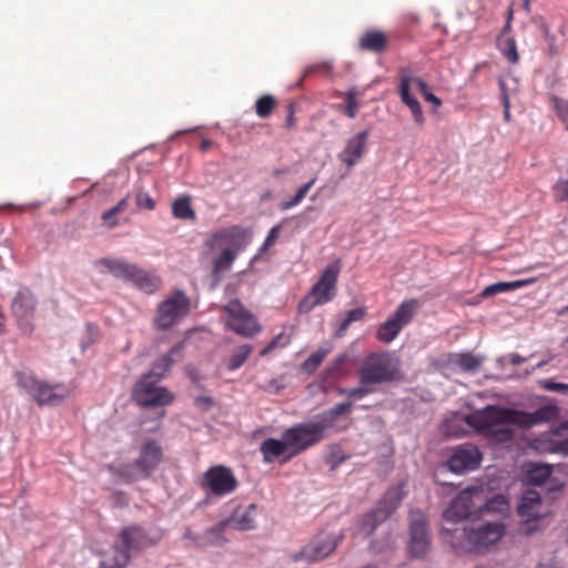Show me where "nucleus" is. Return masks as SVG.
Instances as JSON below:
<instances>
[{
	"instance_id": "f257e3e1",
	"label": "nucleus",
	"mask_w": 568,
	"mask_h": 568,
	"mask_svg": "<svg viewBox=\"0 0 568 568\" xmlns=\"http://www.w3.org/2000/svg\"><path fill=\"white\" fill-rule=\"evenodd\" d=\"M558 416V408L546 405L532 413L488 405L465 417L466 424L491 443L505 444L513 439L511 425L530 427Z\"/></svg>"
},
{
	"instance_id": "f03ea898",
	"label": "nucleus",
	"mask_w": 568,
	"mask_h": 568,
	"mask_svg": "<svg viewBox=\"0 0 568 568\" xmlns=\"http://www.w3.org/2000/svg\"><path fill=\"white\" fill-rule=\"evenodd\" d=\"M251 239L250 230L239 225L220 229L207 235L204 241L205 248L212 252L224 246L219 254L211 258V276L214 286L231 271L240 252L248 245Z\"/></svg>"
},
{
	"instance_id": "7ed1b4c3",
	"label": "nucleus",
	"mask_w": 568,
	"mask_h": 568,
	"mask_svg": "<svg viewBox=\"0 0 568 568\" xmlns=\"http://www.w3.org/2000/svg\"><path fill=\"white\" fill-rule=\"evenodd\" d=\"M443 534L455 552L478 554L504 536L505 525L499 521H488L477 527H463L453 530L444 528Z\"/></svg>"
},
{
	"instance_id": "20e7f679",
	"label": "nucleus",
	"mask_w": 568,
	"mask_h": 568,
	"mask_svg": "<svg viewBox=\"0 0 568 568\" xmlns=\"http://www.w3.org/2000/svg\"><path fill=\"white\" fill-rule=\"evenodd\" d=\"M359 382L374 385L392 384L404 381L400 358L393 352H372L358 368Z\"/></svg>"
},
{
	"instance_id": "39448f33",
	"label": "nucleus",
	"mask_w": 568,
	"mask_h": 568,
	"mask_svg": "<svg viewBox=\"0 0 568 568\" xmlns=\"http://www.w3.org/2000/svg\"><path fill=\"white\" fill-rule=\"evenodd\" d=\"M414 89H418L425 101L432 103L434 106L439 108L443 104L442 100L432 93L425 80L414 77L409 68L402 67L398 71V97L402 103L410 110L415 123L423 125L425 123V116L419 101L413 94Z\"/></svg>"
},
{
	"instance_id": "423d86ee",
	"label": "nucleus",
	"mask_w": 568,
	"mask_h": 568,
	"mask_svg": "<svg viewBox=\"0 0 568 568\" xmlns=\"http://www.w3.org/2000/svg\"><path fill=\"white\" fill-rule=\"evenodd\" d=\"M163 452L161 445L150 439L143 443L139 457L132 462L120 465L115 474L125 483H134L149 478L162 460Z\"/></svg>"
},
{
	"instance_id": "0eeeda50",
	"label": "nucleus",
	"mask_w": 568,
	"mask_h": 568,
	"mask_svg": "<svg viewBox=\"0 0 568 568\" xmlns=\"http://www.w3.org/2000/svg\"><path fill=\"white\" fill-rule=\"evenodd\" d=\"M341 270V258L325 267L320 280L312 286L308 295L300 302L298 311L301 313H308L315 306L326 304L335 297Z\"/></svg>"
},
{
	"instance_id": "6e6552de",
	"label": "nucleus",
	"mask_w": 568,
	"mask_h": 568,
	"mask_svg": "<svg viewBox=\"0 0 568 568\" xmlns=\"http://www.w3.org/2000/svg\"><path fill=\"white\" fill-rule=\"evenodd\" d=\"M190 310V297L182 290H175L158 305L153 324L159 331L170 329L182 321Z\"/></svg>"
},
{
	"instance_id": "1a4fd4ad",
	"label": "nucleus",
	"mask_w": 568,
	"mask_h": 568,
	"mask_svg": "<svg viewBox=\"0 0 568 568\" xmlns=\"http://www.w3.org/2000/svg\"><path fill=\"white\" fill-rule=\"evenodd\" d=\"M404 496L403 485L388 489L376 507L362 517L359 531L365 536H371L398 508Z\"/></svg>"
},
{
	"instance_id": "9d476101",
	"label": "nucleus",
	"mask_w": 568,
	"mask_h": 568,
	"mask_svg": "<svg viewBox=\"0 0 568 568\" xmlns=\"http://www.w3.org/2000/svg\"><path fill=\"white\" fill-rule=\"evenodd\" d=\"M283 434L291 448L287 458L298 456L325 438V430L318 420L296 424L285 429Z\"/></svg>"
},
{
	"instance_id": "9b49d317",
	"label": "nucleus",
	"mask_w": 568,
	"mask_h": 568,
	"mask_svg": "<svg viewBox=\"0 0 568 568\" xmlns=\"http://www.w3.org/2000/svg\"><path fill=\"white\" fill-rule=\"evenodd\" d=\"M158 382L152 379L151 375H143L135 383L132 397L139 406L143 408L162 407L174 400V395L166 387L158 386Z\"/></svg>"
},
{
	"instance_id": "f8f14e48",
	"label": "nucleus",
	"mask_w": 568,
	"mask_h": 568,
	"mask_svg": "<svg viewBox=\"0 0 568 568\" xmlns=\"http://www.w3.org/2000/svg\"><path fill=\"white\" fill-rule=\"evenodd\" d=\"M418 307L417 300L403 301L393 315L378 326L376 338L385 344L393 342L400 331L410 323Z\"/></svg>"
},
{
	"instance_id": "ddd939ff",
	"label": "nucleus",
	"mask_w": 568,
	"mask_h": 568,
	"mask_svg": "<svg viewBox=\"0 0 568 568\" xmlns=\"http://www.w3.org/2000/svg\"><path fill=\"white\" fill-rule=\"evenodd\" d=\"M344 532L337 535L320 534L310 540L300 551L292 554L293 561L316 562L333 554L344 539Z\"/></svg>"
},
{
	"instance_id": "4468645a",
	"label": "nucleus",
	"mask_w": 568,
	"mask_h": 568,
	"mask_svg": "<svg viewBox=\"0 0 568 568\" xmlns=\"http://www.w3.org/2000/svg\"><path fill=\"white\" fill-rule=\"evenodd\" d=\"M201 488L213 496L223 497L234 493L239 481L231 468L223 465L210 467L200 481Z\"/></svg>"
},
{
	"instance_id": "2eb2a0df",
	"label": "nucleus",
	"mask_w": 568,
	"mask_h": 568,
	"mask_svg": "<svg viewBox=\"0 0 568 568\" xmlns=\"http://www.w3.org/2000/svg\"><path fill=\"white\" fill-rule=\"evenodd\" d=\"M481 501L480 489L475 486L468 487L452 500L448 508L444 511V518L449 521L466 519L480 508Z\"/></svg>"
},
{
	"instance_id": "dca6fc26",
	"label": "nucleus",
	"mask_w": 568,
	"mask_h": 568,
	"mask_svg": "<svg viewBox=\"0 0 568 568\" xmlns=\"http://www.w3.org/2000/svg\"><path fill=\"white\" fill-rule=\"evenodd\" d=\"M229 315L227 326L239 335L251 337L261 327L254 316L243 306L239 300H232L224 306Z\"/></svg>"
},
{
	"instance_id": "f3484780",
	"label": "nucleus",
	"mask_w": 568,
	"mask_h": 568,
	"mask_svg": "<svg viewBox=\"0 0 568 568\" xmlns=\"http://www.w3.org/2000/svg\"><path fill=\"white\" fill-rule=\"evenodd\" d=\"M481 452L473 444H463L453 448L446 460L447 468L457 475L473 471L480 466Z\"/></svg>"
},
{
	"instance_id": "a211bd4d",
	"label": "nucleus",
	"mask_w": 568,
	"mask_h": 568,
	"mask_svg": "<svg viewBox=\"0 0 568 568\" xmlns=\"http://www.w3.org/2000/svg\"><path fill=\"white\" fill-rule=\"evenodd\" d=\"M409 545L408 551L413 557L425 556L430 548V536L427 521L423 513L410 511L409 514Z\"/></svg>"
},
{
	"instance_id": "6ab92c4d",
	"label": "nucleus",
	"mask_w": 568,
	"mask_h": 568,
	"mask_svg": "<svg viewBox=\"0 0 568 568\" xmlns=\"http://www.w3.org/2000/svg\"><path fill=\"white\" fill-rule=\"evenodd\" d=\"M518 515L525 521V530L527 534L536 531L538 521L548 515V510L542 509L541 497L536 490H527L518 505Z\"/></svg>"
},
{
	"instance_id": "aec40b11",
	"label": "nucleus",
	"mask_w": 568,
	"mask_h": 568,
	"mask_svg": "<svg viewBox=\"0 0 568 568\" xmlns=\"http://www.w3.org/2000/svg\"><path fill=\"white\" fill-rule=\"evenodd\" d=\"M120 539L125 548L139 551L156 545L160 537H151L143 527L133 525L122 529Z\"/></svg>"
},
{
	"instance_id": "412c9836",
	"label": "nucleus",
	"mask_w": 568,
	"mask_h": 568,
	"mask_svg": "<svg viewBox=\"0 0 568 568\" xmlns=\"http://www.w3.org/2000/svg\"><path fill=\"white\" fill-rule=\"evenodd\" d=\"M369 135V130H363L357 134L349 138L345 148L338 154V159L348 168L357 164L364 156L366 144Z\"/></svg>"
},
{
	"instance_id": "4be33fe9",
	"label": "nucleus",
	"mask_w": 568,
	"mask_h": 568,
	"mask_svg": "<svg viewBox=\"0 0 568 568\" xmlns=\"http://www.w3.org/2000/svg\"><path fill=\"white\" fill-rule=\"evenodd\" d=\"M260 452L263 456V460L267 464L278 460L280 464L283 465L292 459L287 458L291 454V448L287 440L284 439V434H282V439L266 438L263 440L260 446Z\"/></svg>"
},
{
	"instance_id": "5701e85b",
	"label": "nucleus",
	"mask_w": 568,
	"mask_h": 568,
	"mask_svg": "<svg viewBox=\"0 0 568 568\" xmlns=\"http://www.w3.org/2000/svg\"><path fill=\"white\" fill-rule=\"evenodd\" d=\"M97 267H102L101 273H110L114 277L129 282L133 275L135 264L119 258L104 257L95 262Z\"/></svg>"
},
{
	"instance_id": "b1692460",
	"label": "nucleus",
	"mask_w": 568,
	"mask_h": 568,
	"mask_svg": "<svg viewBox=\"0 0 568 568\" xmlns=\"http://www.w3.org/2000/svg\"><path fill=\"white\" fill-rule=\"evenodd\" d=\"M12 314L16 316L18 324L23 326L24 322L33 312V294L30 290H20L14 296L11 304Z\"/></svg>"
},
{
	"instance_id": "393cba45",
	"label": "nucleus",
	"mask_w": 568,
	"mask_h": 568,
	"mask_svg": "<svg viewBox=\"0 0 568 568\" xmlns=\"http://www.w3.org/2000/svg\"><path fill=\"white\" fill-rule=\"evenodd\" d=\"M70 395V389L61 384L38 383V405H58Z\"/></svg>"
},
{
	"instance_id": "a878e982",
	"label": "nucleus",
	"mask_w": 568,
	"mask_h": 568,
	"mask_svg": "<svg viewBox=\"0 0 568 568\" xmlns=\"http://www.w3.org/2000/svg\"><path fill=\"white\" fill-rule=\"evenodd\" d=\"M257 507L251 504L246 507H239L235 509L230 519L225 520L227 526L237 530H251L255 528V516Z\"/></svg>"
},
{
	"instance_id": "bb28decb",
	"label": "nucleus",
	"mask_w": 568,
	"mask_h": 568,
	"mask_svg": "<svg viewBox=\"0 0 568 568\" xmlns=\"http://www.w3.org/2000/svg\"><path fill=\"white\" fill-rule=\"evenodd\" d=\"M359 48L374 53H383L388 48V37L379 30H367L359 39Z\"/></svg>"
},
{
	"instance_id": "cd10ccee",
	"label": "nucleus",
	"mask_w": 568,
	"mask_h": 568,
	"mask_svg": "<svg viewBox=\"0 0 568 568\" xmlns=\"http://www.w3.org/2000/svg\"><path fill=\"white\" fill-rule=\"evenodd\" d=\"M132 274L129 282H132L138 288L148 294L154 293L161 286V280L158 276L146 273L138 265H135Z\"/></svg>"
},
{
	"instance_id": "c85d7f7f",
	"label": "nucleus",
	"mask_w": 568,
	"mask_h": 568,
	"mask_svg": "<svg viewBox=\"0 0 568 568\" xmlns=\"http://www.w3.org/2000/svg\"><path fill=\"white\" fill-rule=\"evenodd\" d=\"M534 447L540 453H559L568 456V438L557 439L545 434L535 440Z\"/></svg>"
},
{
	"instance_id": "c756f323",
	"label": "nucleus",
	"mask_w": 568,
	"mask_h": 568,
	"mask_svg": "<svg viewBox=\"0 0 568 568\" xmlns=\"http://www.w3.org/2000/svg\"><path fill=\"white\" fill-rule=\"evenodd\" d=\"M352 406L351 402L336 404L321 415L318 423L323 426L324 430L334 428L338 416L348 414L352 410Z\"/></svg>"
},
{
	"instance_id": "7c9ffc66",
	"label": "nucleus",
	"mask_w": 568,
	"mask_h": 568,
	"mask_svg": "<svg viewBox=\"0 0 568 568\" xmlns=\"http://www.w3.org/2000/svg\"><path fill=\"white\" fill-rule=\"evenodd\" d=\"M449 363L464 372H476L481 365L483 358L471 353H456L449 356Z\"/></svg>"
},
{
	"instance_id": "2f4dec72",
	"label": "nucleus",
	"mask_w": 568,
	"mask_h": 568,
	"mask_svg": "<svg viewBox=\"0 0 568 568\" xmlns=\"http://www.w3.org/2000/svg\"><path fill=\"white\" fill-rule=\"evenodd\" d=\"M534 280H519L514 282H498L491 285H488L480 293L481 297H489L499 293H505L508 291H514L520 287L526 286L527 284L532 283Z\"/></svg>"
},
{
	"instance_id": "473e14b6",
	"label": "nucleus",
	"mask_w": 568,
	"mask_h": 568,
	"mask_svg": "<svg viewBox=\"0 0 568 568\" xmlns=\"http://www.w3.org/2000/svg\"><path fill=\"white\" fill-rule=\"evenodd\" d=\"M497 48L500 51L501 55L511 64H516L519 61V53L517 50V43L515 38L513 37H498L497 38Z\"/></svg>"
},
{
	"instance_id": "72a5a7b5",
	"label": "nucleus",
	"mask_w": 568,
	"mask_h": 568,
	"mask_svg": "<svg viewBox=\"0 0 568 568\" xmlns=\"http://www.w3.org/2000/svg\"><path fill=\"white\" fill-rule=\"evenodd\" d=\"M365 316L366 310L364 307H357L348 311L345 317L338 324L335 331V336L343 337L352 323L362 321L365 318Z\"/></svg>"
},
{
	"instance_id": "f704fd0d",
	"label": "nucleus",
	"mask_w": 568,
	"mask_h": 568,
	"mask_svg": "<svg viewBox=\"0 0 568 568\" xmlns=\"http://www.w3.org/2000/svg\"><path fill=\"white\" fill-rule=\"evenodd\" d=\"M172 213L174 217L180 220L195 219V212L191 206V200L189 196H182L176 199L172 204Z\"/></svg>"
},
{
	"instance_id": "c9c22d12",
	"label": "nucleus",
	"mask_w": 568,
	"mask_h": 568,
	"mask_svg": "<svg viewBox=\"0 0 568 568\" xmlns=\"http://www.w3.org/2000/svg\"><path fill=\"white\" fill-rule=\"evenodd\" d=\"M252 346L248 344H243L239 347H236L231 356L227 359L226 366L229 371H236L239 369L248 358L250 354L252 353Z\"/></svg>"
},
{
	"instance_id": "e433bc0d",
	"label": "nucleus",
	"mask_w": 568,
	"mask_h": 568,
	"mask_svg": "<svg viewBox=\"0 0 568 568\" xmlns=\"http://www.w3.org/2000/svg\"><path fill=\"white\" fill-rule=\"evenodd\" d=\"M225 526H227L226 521H221L217 526L206 529L203 532L205 548L213 546H222L226 541L223 535Z\"/></svg>"
},
{
	"instance_id": "4c0bfd02",
	"label": "nucleus",
	"mask_w": 568,
	"mask_h": 568,
	"mask_svg": "<svg viewBox=\"0 0 568 568\" xmlns=\"http://www.w3.org/2000/svg\"><path fill=\"white\" fill-rule=\"evenodd\" d=\"M277 105L276 99L271 94L260 97L255 102V113L261 119L268 118Z\"/></svg>"
},
{
	"instance_id": "58836bf2",
	"label": "nucleus",
	"mask_w": 568,
	"mask_h": 568,
	"mask_svg": "<svg viewBox=\"0 0 568 568\" xmlns=\"http://www.w3.org/2000/svg\"><path fill=\"white\" fill-rule=\"evenodd\" d=\"M315 182H316V179L313 178L307 183H305L301 187H298V190L296 191L294 196H292L287 201H283L280 204V210L287 211V210H291L292 207H295L296 205H298L304 200V197L307 195V193L310 192L312 186L315 184Z\"/></svg>"
},
{
	"instance_id": "ea45409f",
	"label": "nucleus",
	"mask_w": 568,
	"mask_h": 568,
	"mask_svg": "<svg viewBox=\"0 0 568 568\" xmlns=\"http://www.w3.org/2000/svg\"><path fill=\"white\" fill-rule=\"evenodd\" d=\"M126 209H128V197H123L122 200L119 201V203L115 206L105 211L102 214L103 224L109 229L115 227L119 224L118 219H116L118 215L123 213Z\"/></svg>"
},
{
	"instance_id": "a19ab883",
	"label": "nucleus",
	"mask_w": 568,
	"mask_h": 568,
	"mask_svg": "<svg viewBox=\"0 0 568 568\" xmlns=\"http://www.w3.org/2000/svg\"><path fill=\"white\" fill-rule=\"evenodd\" d=\"M551 475V468L548 465H534L528 470V480L539 486L544 484Z\"/></svg>"
},
{
	"instance_id": "79ce46f5",
	"label": "nucleus",
	"mask_w": 568,
	"mask_h": 568,
	"mask_svg": "<svg viewBox=\"0 0 568 568\" xmlns=\"http://www.w3.org/2000/svg\"><path fill=\"white\" fill-rule=\"evenodd\" d=\"M358 95L359 94L356 90H348L345 94V105H339V110L351 119H354L357 115L359 109Z\"/></svg>"
},
{
	"instance_id": "37998d69",
	"label": "nucleus",
	"mask_w": 568,
	"mask_h": 568,
	"mask_svg": "<svg viewBox=\"0 0 568 568\" xmlns=\"http://www.w3.org/2000/svg\"><path fill=\"white\" fill-rule=\"evenodd\" d=\"M328 349H325V348H320L317 349L316 352L312 353L304 362H303V369L308 373V374H312L314 373L318 367L320 365L323 363V361L325 359V357L327 356L328 354Z\"/></svg>"
},
{
	"instance_id": "c03bdc74",
	"label": "nucleus",
	"mask_w": 568,
	"mask_h": 568,
	"mask_svg": "<svg viewBox=\"0 0 568 568\" xmlns=\"http://www.w3.org/2000/svg\"><path fill=\"white\" fill-rule=\"evenodd\" d=\"M173 364L171 363L169 357L162 356L156 362L153 363L151 371L146 375H151L152 379L160 381L164 377L166 372Z\"/></svg>"
},
{
	"instance_id": "a18cd8bd",
	"label": "nucleus",
	"mask_w": 568,
	"mask_h": 568,
	"mask_svg": "<svg viewBox=\"0 0 568 568\" xmlns=\"http://www.w3.org/2000/svg\"><path fill=\"white\" fill-rule=\"evenodd\" d=\"M291 337L285 333H280L272 338V341L260 352V356L268 355L276 347H285L290 344Z\"/></svg>"
},
{
	"instance_id": "49530a36",
	"label": "nucleus",
	"mask_w": 568,
	"mask_h": 568,
	"mask_svg": "<svg viewBox=\"0 0 568 568\" xmlns=\"http://www.w3.org/2000/svg\"><path fill=\"white\" fill-rule=\"evenodd\" d=\"M332 70L333 65L329 61L316 62L305 68L303 72V78H306L311 74L329 75L332 73Z\"/></svg>"
},
{
	"instance_id": "de8ad7c7",
	"label": "nucleus",
	"mask_w": 568,
	"mask_h": 568,
	"mask_svg": "<svg viewBox=\"0 0 568 568\" xmlns=\"http://www.w3.org/2000/svg\"><path fill=\"white\" fill-rule=\"evenodd\" d=\"M375 389L369 385V384H364V383H361L359 382V386L358 387H354V388H341L338 390V393L341 395H346L348 397H353V398H363L364 396H366L367 394H371L373 393Z\"/></svg>"
},
{
	"instance_id": "09e8293b",
	"label": "nucleus",
	"mask_w": 568,
	"mask_h": 568,
	"mask_svg": "<svg viewBox=\"0 0 568 568\" xmlns=\"http://www.w3.org/2000/svg\"><path fill=\"white\" fill-rule=\"evenodd\" d=\"M130 549L122 547H115L114 549V558H113V568H125L130 560L131 554Z\"/></svg>"
},
{
	"instance_id": "8fccbe9b",
	"label": "nucleus",
	"mask_w": 568,
	"mask_h": 568,
	"mask_svg": "<svg viewBox=\"0 0 568 568\" xmlns=\"http://www.w3.org/2000/svg\"><path fill=\"white\" fill-rule=\"evenodd\" d=\"M183 540L186 542V546L195 547V548H205L204 535H197L191 530V528H185L183 534Z\"/></svg>"
},
{
	"instance_id": "3c124183",
	"label": "nucleus",
	"mask_w": 568,
	"mask_h": 568,
	"mask_svg": "<svg viewBox=\"0 0 568 568\" xmlns=\"http://www.w3.org/2000/svg\"><path fill=\"white\" fill-rule=\"evenodd\" d=\"M552 102L558 118L561 122L566 123L568 131V101L554 97Z\"/></svg>"
},
{
	"instance_id": "603ef678",
	"label": "nucleus",
	"mask_w": 568,
	"mask_h": 568,
	"mask_svg": "<svg viewBox=\"0 0 568 568\" xmlns=\"http://www.w3.org/2000/svg\"><path fill=\"white\" fill-rule=\"evenodd\" d=\"M135 203L140 209L154 210L155 201L150 196V194L143 190H139L135 194Z\"/></svg>"
},
{
	"instance_id": "864d4df0",
	"label": "nucleus",
	"mask_w": 568,
	"mask_h": 568,
	"mask_svg": "<svg viewBox=\"0 0 568 568\" xmlns=\"http://www.w3.org/2000/svg\"><path fill=\"white\" fill-rule=\"evenodd\" d=\"M280 232H281V225H275L270 230L263 245L260 248L261 253L266 252L268 247L273 246L276 243V241L280 236Z\"/></svg>"
},
{
	"instance_id": "5fc2aeb1",
	"label": "nucleus",
	"mask_w": 568,
	"mask_h": 568,
	"mask_svg": "<svg viewBox=\"0 0 568 568\" xmlns=\"http://www.w3.org/2000/svg\"><path fill=\"white\" fill-rule=\"evenodd\" d=\"M554 193L557 201L568 202V180H559L554 185Z\"/></svg>"
},
{
	"instance_id": "6e6d98bb",
	"label": "nucleus",
	"mask_w": 568,
	"mask_h": 568,
	"mask_svg": "<svg viewBox=\"0 0 568 568\" xmlns=\"http://www.w3.org/2000/svg\"><path fill=\"white\" fill-rule=\"evenodd\" d=\"M18 383L21 387H23L28 393L33 394L36 388V379L32 376H28L23 373H18Z\"/></svg>"
},
{
	"instance_id": "4d7b16f0",
	"label": "nucleus",
	"mask_w": 568,
	"mask_h": 568,
	"mask_svg": "<svg viewBox=\"0 0 568 568\" xmlns=\"http://www.w3.org/2000/svg\"><path fill=\"white\" fill-rule=\"evenodd\" d=\"M183 348H184V342L178 343L174 345L170 352L164 357H169L171 363L174 364L176 362H180L183 357Z\"/></svg>"
},
{
	"instance_id": "13d9d810",
	"label": "nucleus",
	"mask_w": 568,
	"mask_h": 568,
	"mask_svg": "<svg viewBox=\"0 0 568 568\" xmlns=\"http://www.w3.org/2000/svg\"><path fill=\"white\" fill-rule=\"evenodd\" d=\"M539 30L541 31L544 38L546 40H556L555 36L550 32V27L547 24V22L544 20V18H539L537 20Z\"/></svg>"
},
{
	"instance_id": "bf43d9fd",
	"label": "nucleus",
	"mask_w": 568,
	"mask_h": 568,
	"mask_svg": "<svg viewBox=\"0 0 568 568\" xmlns=\"http://www.w3.org/2000/svg\"><path fill=\"white\" fill-rule=\"evenodd\" d=\"M545 388L552 392L568 394V384L564 383L546 382Z\"/></svg>"
},
{
	"instance_id": "052dcab7",
	"label": "nucleus",
	"mask_w": 568,
	"mask_h": 568,
	"mask_svg": "<svg viewBox=\"0 0 568 568\" xmlns=\"http://www.w3.org/2000/svg\"><path fill=\"white\" fill-rule=\"evenodd\" d=\"M295 122H296V119H295L294 104L290 103L287 105L286 128L287 129L294 128L295 126Z\"/></svg>"
},
{
	"instance_id": "680f3d73",
	"label": "nucleus",
	"mask_w": 568,
	"mask_h": 568,
	"mask_svg": "<svg viewBox=\"0 0 568 568\" xmlns=\"http://www.w3.org/2000/svg\"><path fill=\"white\" fill-rule=\"evenodd\" d=\"M195 404L202 407L203 409H209L213 405V400L211 397L207 396H199L195 399Z\"/></svg>"
},
{
	"instance_id": "e2e57ef3",
	"label": "nucleus",
	"mask_w": 568,
	"mask_h": 568,
	"mask_svg": "<svg viewBox=\"0 0 568 568\" xmlns=\"http://www.w3.org/2000/svg\"><path fill=\"white\" fill-rule=\"evenodd\" d=\"M503 105H504V115H505V120L506 121H509L510 119V112H509V98H508V94L504 91L503 92Z\"/></svg>"
},
{
	"instance_id": "0e129e2a",
	"label": "nucleus",
	"mask_w": 568,
	"mask_h": 568,
	"mask_svg": "<svg viewBox=\"0 0 568 568\" xmlns=\"http://www.w3.org/2000/svg\"><path fill=\"white\" fill-rule=\"evenodd\" d=\"M548 44V51L550 55H557L559 53V50L555 43V40H546Z\"/></svg>"
},
{
	"instance_id": "69168bd1",
	"label": "nucleus",
	"mask_w": 568,
	"mask_h": 568,
	"mask_svg": "<svg viewBox=\"0 0 568 568\" xmlns=\"http://www.w3.org/2000/svg\"><path fill=\"white\" fill-rule=\"evenodd\" d=\"M513 29V23H509V21H506L505 26L503 27V30L498 37L507 38Z\"/></svg>"
},
{
	"instance_id": "338daca9",
	"label": "nucleus",
	"mask_w": 568,
	"mask_h": 568,
	"mask_svg": "<svg viewBox=\"0 0 568 568\" xmlns=\"http://www.w3.org/2000/svg\"><path fill=\"white\" fill-rule=\"evenodd\" d=\"M290 172V170L287 168H282V169H274L273 172H272V175L273 176H280L282 174H287Z\"/></svg>"
},
{
	"instance_id": "774afa93",
	"label": "nucleus",
	"mask_w": 568,
	"mask_h": 568,
	"mask_svg": "<svg viewBox=\"0 0 568 568\" xmlns=\"http://www.w3.org/2000/svg\"><path fill=\"white\" fill-rule=\"evenodd\" d=\"M513 19H514V10H513V7H509L507 10L506 21H509V23H513Z\"/></svg>"
}]
</instances>
